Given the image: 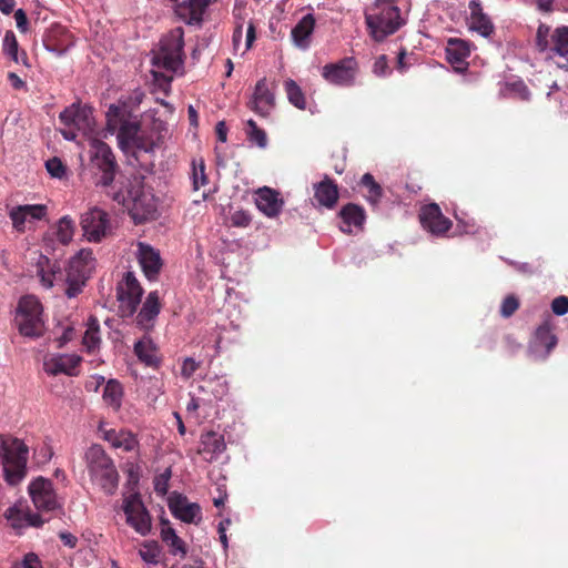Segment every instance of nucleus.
Listing matches in <instances>:
<instances>
[{"label": "nucleus", "instance_id": "1", "mask_svg": "<svg viewBox=\"0 0 568 568\" xmlns=\"http://www.w3.org/2000/svg\"><path fill=\"white\" fill-rule=\"evenodd\" d=\"M184 31L181 27L171 30L159 43L152 58V74L161 85H170L175 73L183 65Z\"/></svg>", "mask_w": 568, "mask_h": 568}, {"label": "nucleus", "instance_id": "2", "mask_svg": "<svg viewBox=\"0 0 568 568\" xmlns=\"http://www.w3.org/2000/svg\"><path fill=\"white\" fill-rule=\"evenodd\" d=\"M108 195L126 209L136 224L155 217L156 200L151 190L144 186L142 176H133L124 189L108 192Z\"/></svg>", "mask_w": 568, "mask_h": 568}, {"label": "nucleus", "instance_id": "3", "mask_svg": "<svg viewBox=\"0 0 568 568\" xmlns=\"http://www.w3.org/2000/svg\"><path fill=\"white\" fill-rule=\"evenodd\" d=\"M365 21L375 41H383L405 23L395 0H376L366 9Z\"/></svg>", "mask_w": 568, "mask_h": 568}, {"label": "nucleus", "instance_id": "4", "mask_svg": "<svg viewBox=\"0 0 568 568\" xmlns=\"http://www.w3.org/2000/svg\"><path fill=\"white\" fill-rule=\"evenodd\" d=\"M29 448L19 438L2 435V478L10 487L19 486L28 475Z\"/></svg>", "mask_w": 568, "mask_h": 568}, {"label": "nucleus", "instance_id": "5", "mask_svg": "<svg viewBox=\"0 0 568 568\" xmlns=\"http://www.w3.org/2000/svg\"><path fill=\"white\" fill-rule=\"evenodd\" d=\"M85 465L93 484L105 494L113 495L119 485V473L102 446L93 444L84 453Z\"/></svg>", "mask_w": 568, "mask_h": 568}, {"label": "nucleus", "instance_id": "6", "mask_svg": "<svg viewBox=\"0 0 568 568\" xmlns=\"http://www.w3.org/2000/svg\"><path fill=\"white\" fill-rule=\"evenodd\" d=\"M106 130L116 133L121 149L134 142L140 131V120L125 102L113 103L106 112Z\"/></svg>", "mask_w": 568, "mask_h": 568}, {"label": "nucleus", "instance_id": "7", "mask_svg": "<svg viewBox=\"0 0 568 568\" xmlns=\"http://www.w3.org/2000/svg\"><path fill=\"white\" fill-rule=\"evenodd\" d=\"M43 310L40 301L31 295L20 298L14 322L21 335L39 338L45 332Z\"/></svg>", "mask_w": 568, "mask_h": 568}, {"label": "nucleus", "instance_id": "8", "mask_svg": "<svg viewBox=\"0 0 568 568\" xmlns=\"http://www.w3.org/2000/svg\"><path fill=\"white\" fill-rule=\"evenodd\" d=\"M94 267L95 260L90 250H81L70 260L63 280L64 294L69 298L77 297L83 291Z\"/></svg>", "mask_w": 568, "mask_h": 568}, {"label": "nucleus", "instance_id": "9", "mask_svg": "<svg viewBox=\"0 0 568 568\" xmlns=\"http://www.w3.org/2000/svg\"><path fill=\"white\" fill-rule=\"evenodd\" d=\"M90 160L92 166L97 169L101 175L97 180V185L111 186L115 178L118 164L111 148L101 140L94 139L90 143Z\"/></svg>", "mask_w": 568, "mask_h": 568}, {"label": "nucleus", "instance_id": "10", "mask_svg": "<svg viewBox=\"0 0 568 568\" xmlns=\"http://www.w3.org/2000/svg\"><path fill=\"white\" fill-rule=\"evenodd\" d=\"M122 509L125 515L126 524L134 531L143 537L148 536L152 529V517L144 506L139 494H132L123 499Z\"/></svg>", "mask_w": 568, "mask_h": 568}, {"label": "nucleus", "instance_id": "11", "mask_svg": "<svg viewBox=\"0 0 568 568\" xmlns=\"http://www.w3.org/2000/svg\"><path fill=\"white\" fill-rule=\"evenodd\" d=\"M357 70L355 59L344 58L335 63L325 64L322 68V77L333 85L351 87L355 83Z\"/></svg>", "mask_w": 568, "mask_h": 568}, {"label": "nucleus", "instance_id": "12", "mask_svg": "<svg viewBox=\"0 0 568 568\" xmlns=\"http://www.w3.org/2000/svg\"><path fill=\"white\" fill-rule=\"evenodd\" d=\"M143 288L132 272H126L116 288L118 300L123 316H131L141 302Z\"/></svg>", "mask_w": 568, "mask_h": 568}, {"label": "nucleus", "instance_id": "13", "mask_svg": "<svg viewBox=\"0 0 568 568\" xmlns=\"http://www.w3.org/2000/svg\"><path fill=\"white\" fill-rule=\"evenodd\" d=\"M29 495L38 510L51 511L60 505L50 479L42 476L33 479L28 487Z\"/></svg>", "mask_w": 568, "mask_h": 568}, {"label": "nucleus", "instance_id": "14", "mask_svg": "<svg viewBox=\"0 0 568 568\" xmlns=\"http://www.w3.org/2000/svg\"><path fill=\"white\" fill-rule=\"evenodd\" d=\"M48 215V207L44 204H24L12 206L9 210V217L17 232H24L28 225L42 221Z\"/></svg>", "mask_w": 568, "mask_h": 568}, {"label": "nucleus", "instance_id": "15", "mask_svg": "<svg viewBox=\"0 0 568 568\" xmlns=\"http://www.w3.org/2000/svg\"><path fill=\"white\" fill-rule=\"evenodd\" d=\"M81 226L90 242H99L110 230L108 213L101 209L93 207L82 215Z\"/></svg>", "mask_w": 568, "mask_h": 568}, {"label": "nucleus", "instance_id": "16", "mask_svg": "<svg viewBox=\"0 0 568 568\" xmlns=\"http://www.w3.org/2000/svg\"><path fill=\"white\" fill-rule=\"evenodd\" d=\"M422 226L436 236L444 235L450 227L452 222L445 217L438 204L430 203L422 207L419 213Z\"/></svg>", "mask_w": 568, "mask_h": 568}, {"label": "nucleus", "instance_id": "17", "mask_svg": "<svg viewBox=\"0 0 568 568\" xmlns=\"http://www.w3.org/2000/svg\"><path fill=\"white\" fill-rule=\"evenodd\" d=\"M136 258L146 278L150 281L156 280L162 268V258L159 251L149 244L139 242Z\"/></svg>", "mask_w": 568, "mask_h": 568}, {"label": "nucleus", "instance_id": "18", "mask_svg": "<svg viewBox=\"0 0 568 568\" xmlns=\"http://www.w3.org/2000/svg\"><path fill=\"white\" fill-rule=\"evenodd\" d=\"M80 361L81 358L74 354L47 355L43 358V371L51 376L59 374L72 376Z\"/></svg>", "mask_w": 568, "mask_h": 568}, {"label": "nucleus", "instance_id": "19", "mask_svg": "<svg viewBox=\"0 0 568 568\" xmlns=\"http://www.w3.org/2000/svg\"><path fill=\"white\" fill-rule=\"evenodd\" d=\"M215 0H184L176 6V16L189 26H201L206 9Z\"/></svg>", "mask_w": 568, "mask_h": 568}, {"label": "nucleus", "instance_id": "20", "mask_svg": "<svg viewBox=\"0 0 568 568\" xmlns=\"http://www.w3.org/2000/svg\"><path fill=\"white\" fill-rule=\"evenodd\" d=\"M59 119L64 125L72 126L78 131L91 129L93 122L91 109L75 103L65 108L60 113Z\"/></svg>", "mask_w": 568, "mask_h": 568}, {"label": "nucleus", "instance_id": "21", "mask_svg": "<svg viewBox=\"0 0 568 568\" xmlns=\"http://www.w3.org/2000/svg\"><path fill=\"white\" fill-rule=\"evenodd\" d=\"M252 111L261 116H267L275 106L274 94L268 89L266 79H261L256 85L253 97L248 103Z\"/></svg>", "mask_w": 568, "mask_h": 568}, {"label": "nucleus", "instance_id": "22", "mask_svg": "<svg viewBox=\"0 0 568 568\" xmlns=\"http://www.w3.org/2000/svg\"><path fill=\"white\" fill-rule=\"evenodd\" d=\"M469 30L477 32L484 38L490 37L495 27L490 18L484 12L483 7L478 0L469 2V17L467 19Z\"/></svg>", "mask_w": 568, "mask_h": 568}, {"label": "nucleus", "instance_id": "23", "mask_svg": "<svg viewBox=\"0 0 568 568\" xmlns=\"http://www.w3.org/2000/svg\"><path fill=\"white\" fill-rule=\"evenodd\" d=\"M255 203L257 209L268 217L277 216L284 205V201L280 193L267 186L257 190Z\"/></svg>", "mask_w": 568, "mask_h": 568}, {"label": "nucleus", "instance_id": "24", "mask_svg": "<svg viewBox=\"0 0 568 568\" xmlns=\"http://www.w3.org/2000/svg\"><path fill=\"white\" fill-rule=\"evenodd\" d=\"M170 510L174 517L187 524L201 521V507L196 503H190L186 497L176 496L170 500Z\"/></svg>", "mask_w": 568, "mask_h": 568}, {"label": "nucleus", "instance_id": "25", "mask_svg": "<svg viewBox=\"0 0 568 568\" xmlns=\"http://www.w3.org/2000/svg\"><path fill=\"white\" fill-rule=\"evenodd\" d=\"M161 310L159 293L150 292L136 315V324L143 329H151Z\"/></svg>", "mask_w": 568, "mask_h": 568}, {"label": "nucleus", "instance_id": "26", "mask_svg": "<svg viewBox=\"0 0 568 568\" xmlns=\"http://www.w3.org/2000/svg\"><path fill=\"white\" fill-rule=\"evenodd\" d=\"M6 518L14 529H22L29 526L41 527L44 523L40 515L26 511L18 505L7 510Z\"/></svg>", "mask_w": 568, "mask_h": 568}, {"label": "nucleus", "instance_id": "27", "mask_svg": "<svg viewBox=\"0 0 568 568\" xmlns=\"http://www.w3.org/2000/svg\"><path fill=\"white\" fill-rule=\"evenodd\" d=\"M64 34V29L60 26L52 27L43 39V45L45 50L57 54L58 57L63 55L70 47L73 45V41L70 37H63L62 39H58Z\"/></svg>", "mask_w": 568, "mask_h": 568}, {"label": "nucleus", "instance_id": "28", "mask_svg": "<svg viewBox=\"0 0 568 568\" xmlns=\"http://www.w3.org/2000/svg\"><path fill=\"white\" fill-rule=\"evenodd\" d=\"M339 217L342 219L341 231L344 233H352L353 227H363L366 215L363 207L349 203L341 210Z\"/></svg>", "mask_w": 568, "mask_h": 568}, {"label": "nucleus", "instance_id": "29", "mask_svg": "<svg viewBox=\"0 0 568 568\" xmlns=\"http://www.w3.org/2000/svg\"><path fill=\"white\" fill-rule=\"evenodd\" d=\"M470 55V43L463 39L450 38L447 41L446 58L450 64L463 65Z\"/></svg>", "mask_w": 568, "mask_h": 568}, {"label": "nucleus", "instance_id": "30", "mask_svg": "<svg viewBox=\"0 0 568 568\" xmlns=\"http://www.w3.org/2000/svg\"><path fill=\"white\" fill-rule=\"evenodd\" d=\"M103 438L114 448H121L125 452H132L138 446L135 436L126 429H105Z\"/></svg>", "mask_w": 568, "mask_h": 568}, {"label": "nucleus", "instance_id": "31", "mask_svg": "<svg viewBox=\"0 0 568 568\" xmlns=\"http://www.w3.org/2000/svg\"><path fill=\"white\" fill-rule=\"evenodd\" d=\"M315 27V19L312 14L304 16L292 29V39L296 47L306 49Z\"/></svg>", "mask_w": 568, "mask_h": 568}, {"label": "nucleus", "instance_id": "32", "mask_svg": "<svg viewBox=\"0 0 568 568\" xmlns=\"http://www.w3.org/2000/svg\"><path fill=\"white\" fill-rule=\"evenodd\" d=\"M161 538L170 548L172 555L181 556L182 558L185 557V542L176 535L175 530L169 526V521L165 519H162Z\"/></svg>", "mask_w": 568, "mask_h": 568}, {"label": "nucleus", "instance_id": "33", "mask_svg": "<svg viewBox=\"0 0 568 568\" xmlns=\"http://www.w3.org/2000/svg\"><path fill=\"white\" fill-rule=\"evenodd\" d=\"M315 199L323 206L332 209L338 199L337 186L328 179L315 185Z\"/></svg>", "mask_w": 568, "mask_h": 568}, {"label": "nucleus", "instance_id": "34", "mask_svg": "<svg viewBox=\"0 0 568 568\" xmlns=\"http://www.w3.org/2000/svg\"><path fill=\"white\" fill-rule=\"evenodd\" d=\"M134 353L146 366H156L159 364L156 347L149 337H143L134 344Z\"/></svg>", "mask_w": 568, "mask_h": 568}, {"label": "nucleus", "instance_id": "35", "mask_svg": "<svg viewBox=\"0 0 568 568\" xmlns=\"http://www.w3.org/2000/svg\"><path fill=\"white\" fill-rule=\"evenodd\" d=\"M42 262L49 264V260L45 256H41L38 263V276L40 277L41 284L45 288L53 287L54 284L60 285V282L63 283L64 275L59 270L57 271L53 267H50L48 271L44 270ZM64 287L65 285L62 284Z\"/></svg>", "mask_w": 568, "mask_h": 568}, {"label": "nucleus", "instance_id": "36", "mask_svg": "<svg viewBox=\"0 0 568 568\" xmlns=\"http://www.w3.org/2000/svg\"><path fill=\"white\" fill-rule=\"evenodd\" d=\"M201 444L203 452L211 454V458L217 457L226 448L224 437L214 432L204 434L202 436Z\"/></svg>", "mask_w": 568, "mask_h": 568}, {"label": "nucleus", "instance_id": "37", "mask_svg": "<svg viewBox=\"0 0 568 568\" xmlns=\"http://www.w3.org/2000/svg\"><path fill=\"white\" fill-rule=\"evenodd\" d=\"M550 42L552 44H550L549 51L566 57L568 54V27L556 28L550 36Z\"/></svg>", "mask_w": 568, "mask_h": 568}, {"label": "nucleus", "instance_id": "38", "mask_svg": "<svg viewBox=\"0 0 568 568\" xmlns=\"http://www.w3.org/2000/svg\"><path fill=\"white\" fill-rule=\"evenodd\" d=\"M122 396V385L115 379L108 381L103 389V400L118 410L121 407Z\"/></svg>", "mask_w": 568, "mask_h": 568}, {"label": "nucleus", "instance_id": "39", "mask_svg": "<svg viewBox=\"0 0 568 568\" xmlns=\"http://www.w3.org/2000/svg\"><path fill=\"white\" fill-rule=\"evenodd\" d=\"M100 342L99 322L97 318L90 317L83 335V345L89 352H92L99 347Z\"/></svg>", "mask_w": 568, "mask_h": 568}, {"label": "nucleus", "instance_id": "40", "mask_svg": "<svg viewBox=\"0 0 568 568\" xmlns=\"http://www.w3.org/2000/svg\"><path fill=\"white\" fill-rule=\"evenodd\" d=\"M54 234L62 245L69 244L74 234V222L69 216L61 217Z\"/></svg>", "mask_w": 568, "mask_h": 568}, {"label": "nucleus", "instance_id": "41", "mask_svg": "<svg viewBox=\"0 0 568 568\" xmlns=\"http://www.w3.org/2000/svg\"><path fill=\"white\" fill-rule=\"evenodd\" d=\"M535 341L539 346L546 348L549 353L557 344V337L552 334L549 324L540 325L535 334Z\"/></svg>", "mask_w": 568, "mask_h": 568}, {"label": "nucleus", "instance_id": "42", "mask_svg": "<svg viewBox=\"0 0 568 568\" xmlns=\"http://www.w3.org/2000/svg\"><path fill=\"white\" fill-rule=\"evenodd\" d=\"M361 184L368 190V202L376 205L383 196V190L381 185L375 181L371 173H365L362 176Z\"/></svg>", "mask_w": 568, "mask_h": 568}, {"label": "nucleus", "instance_id": "43", "mask_svg": "<svg viewBox=\"0 0 568 568\" xmlns=\"http://www.w3.org/2000/svg\"><path fill=\"white\" fill-rule=\"evenodd\" d=\"M139 555L146 564L156 565L160 561L161 548L156 541H145Z\"/></svg>", "mask_w": 568, "mask_h": 568}, {"label": "nucleus", "instance_id": "44", "mask_svg": "<svg viewBox=\"0 0 568 568\" xmlns=\"http://www.w3.org/2000/svg\"><path fill=\"white\" fill-rule=\"evenodd\" d=\"M285 91L288 98V101L296 108L303 110L305 109V98L301 90V88L297 85V83L294 80H287L285 81Z\"/></svg>", "mask_w": 568, "mask_h": 568}, {"label": "nucleus", "instance_id": "45", "mask_svg": "<svg viewBox=\"0 0 568 568\" xmlns=\"http://www.w3.org/2000/svg\"><path fill=\"white\" fill-rule=\"evenodd\" d=\"M247 129V138L251 142L255 143L258 148L264 149L267 145V136L264 130L260 129L255 121L250 119L246 122Z\"/></svg>", "mask_w": 568, "mask_h": 568}, {"label": "nucleus", "instance_id": "46", "mask_svg": "<svg viewBox=\"0 0 568 568\" xmlns=\"http://www.w3.org/2000/svg\"><path fill=\"white\" fill-rule=\"evenodd\" d=\"M192 184L193 189L197 191L201 186L207 183V178L205 174V164L201 159L199 162H192Z\"/></svg>", "mask_w": 568, "mask_h": 568}, {"label": "nucleus", "instance_id": "47", "mask_svg": "<svg viewBox=\"0 0 568 568\" xmlns=\"http://www.w3.org/2000/svg\"><path fill=\"white\" fill-rule=\"evenodd\" d=\"M549 36H550V27L545 23H540L537 29V33H536V47L538 48V50L540 52H546L549 50V48H550V41L548 40Z\"/></svg>", "mask_w": 568, "mask_h": 568}, {"label": "nucleus", "instance_id": "48", "mask_svg": "<svg viewBox=\"0 0 568 568\" xmlns=\"http://www.w3.org/2000/svg\"><path fill=\"white\" fill-rule=\"evenodd\" d=\"M45 168L48 173L52 178L62 179L65 175V165L62 163V161L59 158H52L49 159L45 162Z\"/></svg>", "mask_w": 568, "mask_h": 568}, {"label": "nucleus", "instance_id": "49", "mask_svg": "<svg viewBox=\"0 0 568 568\" xmlns=\"http://www.w3.org/2000/svg\"><path fill=\"white\" fill-rule=\"evenodd\" d=\"M171 478V469H165L162 474L154 479V489L160 495H165L169 488V480Z\"/></svg>", "mask_w": 568, "mask_h": 568}, {"label": "nucleus", "instance_id": "50", "mask_svg": "<svg viewBox=\"0 0 568 568\" xmlns=\"http://www.w3.org/2000/svg\"><path fill=\"white\" fill-rule=\"evenodd\" d=\"M519 307V302L515 296H507L500 306V314L504 317L511 316Z\"/></svg>", "mask_w": 568, "mask_h": 568}, {"label": "nucleus", "instance_id": "51", "mask_svg": "<svg viewBox=\"0 0 568 568\" xmlns=\"http://www.w3.org/2000/svg\"><path fill=\"white\" fill-rule=\"evenodd\" d=\"M230 219L232 225L236 227H246L251 224L252 221L251 215L243 210L235 211L232 213Z\"/></svg>", "mask_w": 568, "mask_h": 568}, {"label": "nucleus", "instance_id": "52", "mask_svg": "<svg viewBox=\"0 0 568 568\" xmlns=\"http://www.w3.org/2000/svg\"><path fill=\"white\" fill-rule=\"evenodd\" d=\"M551 310L554 314L558 316H562L568 313V297L567 296H558L554 298L551 303Z\"/></svg>", "mask_w": 568, "mask_h": 568}, {"label": "nucleus", "instance_id": "53", "mask_svg": "<svg viewBox=\"0 0 568 568\" xmlns=\"http://www.w3.org/2000/svg\"><path fill=\"white\" fill-rule=\"evenodd\" d=\"M18 49L19 47H7L6 51L7 54L11 58V60L14 61L17 64L21 63L23 67L29 68L27 53L22 51L19 54Z\"/></svg>", "mask_w": 568, "mask_h": 568}, {"label": "nucleus", "instance_id": "54", "mask_svg": "<svg viewBox=\"0 0 568 568\" xmlns=\"http://www.w3.org/2000/svg\"><path fill=\"white\" fill-rule=\"evenodd\" d=\"M13 568H42L41 561L33 552L27 554L20 564Z\"/></svg>", "mask_w": 568, "mask_h": 568}, {"label": "nucleus", "instance_id": "55", "mask_svg": "<svg viewBox=\"0 0 568 568\" xmlns=\"http://www.w3.org/2000/svg\"><path fill=\"white\" fill-rule=\"evenodd\" d=\"M197 367H199V364L193 358L186 357L183 361V364L181 367L182 377L185 379L190 378L195 373Z\"/></svg>", "mask_w": 568, "mask_h": 568}, {"label": "nucleus", "instance_id": "56", "mask_svg": "<svg viewBox=\"0 0 568 568\" xmlns=\"http://www.w3.org/2000/svg\"><path fill=\"white\" fill-rule=\"evenodd\" d=\"M14 20L17 28L20 32L26 33L29 30V22L26 12L22 9H18L14 12Z\"/></svg>", "mask_w": 568, "mask_h": 568}, {"label": "nucleus", "instance_id": "57", "mask_svg": "<svg viewBox=\"0 0 568 568\" xmlns=\"http://www.w3.org/2000/svg\"><path fill=\"white\" fill-rule=\"evenodd\" d=\"M373 71L376 75H386L388 71L387 59L385 55H381L376 59L373 65Z\"/></svg>", "mask_w": 568, "mask_h": 568}, {"label": "nucleus", "instance_id": "58", "mask_svg": "<svg viewBox=\"0 0 568 568\" xmlns=\"http://www.w3.org/2000/svg\"><path fill=\"white\" fill-rule=\"evenodd\" d=\"M511 90L517 93L521 100H528L530 98V92L523 81L511 83Z\"/></svg>", "mask_w": 568, "mask_h": 568}, {"label": "nucleus", "instance_id": "59", "mask_svg": "<svg viewBox=\"0 0 568 568\" xmlns=\"http://www.w3.org/2000/svg\"><path fill=\"white\" fill-rule=\"evenodd\" d=\"M8 81L10 82L11 87L16 90H21V89L27 88L26 81L22 80V78L20 75H18L16 72L8 73Z\"/></svg>", "mask_w": 568, "mask_h": 568}, {"label": "nucleus", "instance_id": "60", "mask_svg": "<svg viewBox=\"0 0 568 568\" xmlns=\"http://www.w3.org/2000/svg\"><path fill=\"white\" fill-rule=\"evenodd\" d=\"M73 327L68 325L63 328V333L60 337L57 338L58 347L64 346L73 337Z\"/></svg>", "mask_w": 568, "mask_h": 568}, {"label": "nucleus", "instance_id": "61", "mask_svg": "<svg viewBox=\"0 0 568 568\" xmlns=\"http://www.w3.org/2000/svg\"><path fill=\"white\" fill-rule=\"evenodd\" d=\"M230 524H231L230 519H225L224 521H221L219 524L220 540L225 550L227 549V546H229L227 536H226V526H229Z\"/></svg>", "mask_w": 568, "mask_h": 568}, {"label": "nucleus", "instance_id": "62", "mask_svg": "<svg viewBox=\"0 0 568 568\" xmlns=\"http://www.w3.org/2000/svg\"><path fill=\"white\" fill-rule=\"evenodd\" d=\"M59 537H60L61 541L63 542V545H65L70 548L75 547L78 539L74 535L67 532V531H61L59 534Z\"/></svg>", "mask_w": 568, "mask_h": 568}, {"label": "nucleus", "instance_id": "63", "mask_svg": "<svg viewBox=\"0 0 568 568\" xmlns=\"http://www.w3.org/2000/svg\"><path fill=\"white\" fill-rule=\"evenodd\" d=\"M255 26L250 22L246 30V44L245 50H248L255 40Z\"/></svg>", "mask_w": 568, "mask_h": 568}, {"label": "nucleus", "instance_id": "64", "mask_svg": "<svg viewBox=\"0 0 568 568\" xmlns=\"http://www.w3.org/2000/svg\"><path fill=\"white\" fill-rule=\"evenodd\" d=\"M4 48L7 47H19L16 34L13 31L8 30L4 34V39L2 41Z\"/></svg>", "mask_w": 568, "mask_h": 568}]
</instances>
